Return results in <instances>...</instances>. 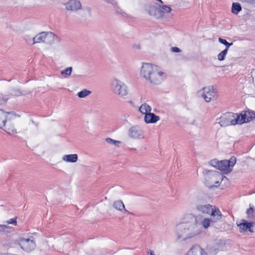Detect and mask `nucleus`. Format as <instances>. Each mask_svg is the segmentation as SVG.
<instances>
[{"label": "nucleus", "mask_w": 255, "mask_h": 255, "mask_svg": "<svg viewBox=\"0 0 255 255\" xmlns=\"http://www.w3.org/2000/svg\"><path fill=\"white\" fill-rule=\"evenodd\" d=\"M186 255H208L205 250L200 246H193L187 253Z\"/></svg>", "instance_id": "9b49d317"}, {"label": "nucleus", "mask_w": 255, "mask_h": 255, "mask_svg": "<svg viewBox=\"0 0 255 255\" xmlns=\"http://www.w3.org/2000/svg\"><path fill=\"white\" fill-rule=\"evenodd\" d=\"M218 123L221 127H224L241 125L239 114L231 112H228L223 114L219 119Z\"/></svg>", "instance_id": "f03ea898"}, {"label": "nucleus", "mask_w": 255, "mask_h": 255, "mask_svg": "<svg viewBox=\"0 0 255 255\" xmlns=\"http://www.w3.org/2000/svg\"><path fill=\"white\" fill-rule=\"evenodd\" d=\"M55 38H57V37L53 32H42L33 38L32 44H33L34 43L40 42L51 43L54 41Z\"/></svg>", "instance_id": "7ed1b4c3"}, {"label": "nucleus", "mask_w": 255, "mask_h": 255, "mask_svg": "<svg viewBox=\"0 0 255 255\" xmlns=\"http://www.w3.org/2000/svg\"><path fill=\"white\" fill-rule=\"evenodd\" d=\"M228 181V179L221 173L216 171L214 172L210 178L211 183L215 187H218L221 181L224 179Z\"/></svg>", "instance_id": "9d476101"}, {"label": "nucleus", "mask_w": 255, "mask_h": 255, "mask_svg": "<svg viewBox=\"0 0 255 255\" xmlns=\"http://www.w3.org/2000/svg\"><path fill=\"white\" fill-rule=\"evenodd\" d=\"M6 223L8 224H13L14 225H16V217L9 219V220L6 221Z\"/></svg>", "instance_id": "7c9ffc66"}, {"label": "nucleus", "mask_w": 255, "mask_h": 255, "mask_svg": "<svg viewBox=\"0 0 255 255\" xmlns=\"http://www.w3.org/2000/svg\"><path fill=\"white\" fill-rule=\"evenodd\" d=\"M139 110L141 113H142V114H144L145 115V114H147L149 112H150L151 108L149 105L144 103L141 105V106L139 108Z\"/></svg>", "instance_id": "6ab92c4d"}, {"label": "nucleus", "mask_w": 255, "mask_h": 255, "mask_svg": "<svg viewBox=\"0 0 255 255\" xmlns=\"http://www.w3.org/2000/svg\"><path fill=\"white\" fill-rule=\"evenodd\" d=\"M112 85L114 92L115 94L122 97L127 95L126 87L124 84L122 85L121 82L117 80H115L113 82Z\"/></svg>", "instance_id": "6e6552de"}, {"label": "nucleus", "mask_w": 255, "mask_h": 255, "mask_svg": "<svg viewBox=\"0 0 255 255\" xmlns=\"http://www.w3.org/2000/svg\"><path fill=\"white\" fill-rule=\"evenodd\" d=\"M241 125L249 123L255 119V112L253 111H244L239 114Z\"/></svg>", "instance_id": "1a4fd4ad"}, {"label": "nucleus", "mask_w": 255, "mask_h": 255, "mask_svg": "<svg viewBox=\"0 0 255 255\" xmlns=\"http://www.w3.org/2000/svg\"><path fill=\"white\" fill-rule=\"evenodd\" d=\"M161 9V11L165 13H169L171 10V7L167 5H163Z\"/></svg>", "instance_id": "c756f323"}, {"label": "nucleus", "mask_w": 255, "mask_h": 255, "mask_svg": "<svg viewBox=\"0 0 255 255\" xmlns=\"http://www.w3.org/2000/svg\"><path fill=\"white\" fill-rule=\"evenodd\" d=\"M157 1H159L160 2H161V3H163L162 1L161 0H156Z\"/></svg>", "instance_id": "72a5a7b5"}, {"label": "nucleus", "mask_w": 255, "mask_h": 255, "mask_svg": "<svg viewBox=\"0 0 255 255\" xmlns=\"http://www.w3.org/2000/svg\"><path fill=\"white\" fill-rule=\"evenodd\" d=\"M227 49H225L218 55V59L220 61H222L225 59V58L228 53Z\"/></svg>", "instance_id": "b1692460"}, {"label": "nucleus", "mask_w": 255, "mask_h": 255, "mask_svg": "<svg viewBox=\"0 0 255 255\" xmlns=\"http://www.w3.org/2000/svg\"><path fill=\"white\" fill-rule=\"evenodd\" d=\"M212 221L211 219L208 218H204L201 222V225L205 229H207L210 226Z\"/></svg>", "instance_id": "4be33fe9"}, {"label": "nucleus", "mask_w": 255, "mask_h": 255, "mask_svg": "<svg viewBox=\"0 0 255 255\" xmlns=\"http://www.w3.org/2000/svg\"><path fill=\"white\" fill-rule=\"evenodd\" d=\"M91 93V92L86 89H84L78 93V96L80 98H84Z\"/></svg>", "instance_id": "393cba45"}, {"label": "nucleus", "mask_w": 255, "mask_h": 255, "mask_svg": "<svg viewBox=\"0 0 255 255\" xmlns=\"http://www.w3.org/2000/svg\"><path fill=\"white\" fill-rule=\"evenodd\" d=\"M159 120V117L153 113L149 112L145 114L144 121L146 123H155Z\"/></svg>", "instance_id": "4468645a"}, {"label": "nucleus", "mask_w": 255, "mask_h": 255, "mask_svg": "<svg viewBox=\"0 0 255 255\" xmlns=\"http://www.w3.org/2000/svg\"><path fill=\"white\" fill-rule=\"evenodd\" d=\"M63 160L68 162H75L78 159V156L76 154H68L65 155Z\"/></svg>", "instance_id": "a211bd4d"}, {"label": "nucleus", "mask_w": 255, "mask_h": 255, "mask_svg": "<svg viewBox=\"0 0 255 255\" xmlns=\"http://www.w3.org/2000/svg\"><path fill=\"white\" fill-rule=\"evenodd\" d=\"M210 164L216 168L221 171L224 174H228L232 172L230 163L227 160L219 161L216 159L211 160Z\"/></svg>", "instance_id": "20e7f679"}, {"label": "nucleus", "mask_w": 255, "mask_h": 255, "mask_svg": "<svg viewBox=\"0 0 255 255\" xmlns=\"http://www.w3.org/2000/svg\"><path fill=\"white\" fill-rule=\"evenodd\" d=\"M242 10L241 4L238 2L233 3L232 6V12L235 14H238Z\"/></svg>", "instance_id": "aec40b11"}, {"label": "nucleus", "mask_w": 255, "mask_h": 255, "mask_svg": "<svg viewBox=\"0 0 255 255\" xmlns=\"http://www.w3.org/2000/svg\"><path fill=\"white\" fill-rule=\"evenodd\" d=\"M16 242L23 250L27 252L33 250L35 247L34 241L29 239H25L23 238H19Z\"/></svg>", "instance_id": "39448f33"}, {"label": "nucleus", "mask_w": 255, "mask_h": 255, "mask_svg": "<svg viewBox=\"0 0 255 255\" xmlns=\"http://www.w3.org/2000/svg\"><path fill=\"white\" fill-rule=\"evenodd\" d=\"M10 114V113L5 112L2 110H0V128L2 129L4 128L8 119V116Z\"/></svg>", "instance_id": "2eb2a0df"}, {"label": "nucleus", "mask_w": 255, "mask_h": 255, "mask_svg": "<svg viewBox=\"0 0 255 255\" xmlns=\"http://www.w3.org/2000/svg\"><path fill=\"white\" fill-rule=\"evenodd\" d=\"M72 70V67H67L66 69L61 72V74L69 76L71 74Z\"/></svg>", "instance_id": "bb28decb"}, {"label": "nucleus", "mask_w": 255, "mask_h": 255, "mask_svg": "<svg viewBox=\"0 0 255 255\" xmlns=\"http://www.w3.org/2000/svg\"><path fill=\"white\" fill-rule=\"evenodd\" d=\"M12 228L5 225H0V233H7L10 232L9 230L12 229Z\"/></svg>", "instance_id": "5701e85b"}, {"label": "nucleus", "mask_w": 255, "mask_h": 255, "mask_svg": "<svg viewBox=\"0 0 255 255\" xmlns=\"http://www.w3.org/2000/svg\"><path fill=\"white\" fill-rule=\"evenodd\" d=\"M210 215L211 216V219L212 221V223H217L221 221L223 217V215L219 210V209L214 206Z\"/></svg>", "instance_id": "f8f14e48"}, {"label": "nucleus", "mask_w": 255, "mask_h": 255, "mask_svg": "<svg viewBox=\"0 0 255 255\" xmlns=\"http://www.w3.org/2000/svg\"><path fill=\"white\" fill-rule=\"evenodd\" d=\"M140 74L146 80L154 84H159L165 75L160 67L149 63H145L142 66Z\"/></svg>", "instance_id": "f257e3e1"}, {"label": "nucleus", "mask_w": 255, "mask_h": 255, "mask_svg": "<svg viewBox=\"0 0 255 255\" xmlns=\"http://www.w3.org/2000/svg\"><path fill=\"white\" fill-rule=\"evenodd\" d=\"M219 41L220 43L226 46V49H227L228 50L229 47L232 44V43H230L228 42H227L226 40L222 39L221 38H219Z\"/></svg>", "instance_id": "a878e982"}, {"label": "nucleus", "mask_w": 255, "mask_h": 255, "mask_svg": "<svg viewBox=\"0 0 255 255\" xmlns=\"http://www.w3.org/2000/svg\"><path fill=\"white\" fill-rule=\"evenodd\" d=\"M67 10L74 11L79 9L81 7V4L79 1L76 0H70L66 5Z\"/></svg>", "instance_id": "ddd939ff"}, {"label": "nucleus", "mask_w": 255, "mask_h": 255, "mask_svg": "<svg viewBox=\"0 0 255 255\" xmlns=\"http://www.w3.org/2000/svg\"><path fill=\"white\" fill-rule=\"evenodd\" d=\"M214 206L210 204L199 205L197 207V209L203 214L210 215Z\"/></svg>", "instance_id": "dca6fc26"}, {"label": "nucleus", "mask_w": 255, "mask_h": 255, "mask_svg": "<svg viewBox=\"0 0 255 255\" xmlns=\"http://www.w3.org/2000/svg\"><path fill=\"white\" fill-rule=\"evenodd\" d=\"M114 207L115 209L118 210L122 211L123 210H124L125 212H128L125 209V205L122 201H117L115 202L114 203Z\"/></svg>", "instance_id": "412c9836"}, {"label": "nucleus", "mask_w": 255, "mask_h": 255, "mask_svg": "<svg viewBox=\"0 0 255 255\" xmlns=\"http://www.w3.org/2000/svg\"><path fill=\"white\" fill-rule=\"evenodd\" d=\"M106 141L108 143H113V144H116V143H120V142L119 141H116V140H114V139H113L112 138H107L106 139Z\"/></svg>", "instance_id": "2f4dec72"}, {"label": "nucleus", "mask_w": 255, "mask_h": 255, "mask_svg": "<svg viewBox=\"0 0 255 255\" xmlns=\"http://www.w3.org/2000/svg\"><path fill=\"white\" fill-rule=\"evenodd\" d=\"M254 210L253 208L250 207L247 210V214L249 218H254Z\"/></svg>", "instance_id": "cd10ccee"}, {"label": "nucleus", "mask_w": 255, "mask_h": 255, "mask_svg": "<svg viewBox=\"0 0 255 255\" xmlns=\"http://www.w3.org/2000/svg\"><path fill=\"white\" fill-rule=\"evenodd\" d=\"M2 129L9 134L12 135L17 133L16 129L11 123H9L7 125H5Z\"/></svg>", "instance_id": "f3484780"}, {"label": "nucleus", "mask_w": 255, "mask_h": 255, "mask_svg": "<svg viewBox=\"0 0 255 255\" xmlns=\"http://www.w3.org/2000/svg\"><path fill=\"white\" fill-rule=\"evenodd\" d=\"M255 222H249L244 219L241 220L240 223H237V226L239 227L240 232L241 233H244L245 232H250L251 233L254 232L253 228L255 226Z\"/></svg>", "instance_id": "0eeeda50"}, {"label": "nucleus", "mask_w": 255, "mask_h": 255, "mask_svg": "<svg viewBox=\"0 0 255 255\" xmlns=\"http://www.w3.org/2000/svg\"><path fill=\"white\" fill-rule=\"evenodd\" d=\"M203 93L202 97L207 102H209L211 100L216 98L217 93L213 87H205L203 89Z\"/></svg>", "instance_id": "423d86ee"}, {"label": "nucleus", "mask_w": 255, "mask_h": 255, "mask_svg": "<svg viewBox=\"0 0 255 255\" xmlns=\"http://www.w3.org/2000/svg\"><path fill=\"white\" fill-rule=\"evenodd\" d=\"M171 51L173 52H180V49L177 47H173L171 48Z\"/></svg>", "instance_id": "473e14b6"}, {"label": "nucleus", "mask_w": 255, "mask_h": 255, "mask_svg": "<svg viewBox=\"0 0 255 255\" xmlns=\"http://www.w3.org/2000/svg\"><path fill=\"white\" fill-rule=\"evenodd\" d=\"M229 163H230V166H231V169H233V167L235 164L236 162V158L235 157H232L229 160H228Z\"/></svg>", "instance_id": "c85d7f7f"}]
</instances>
